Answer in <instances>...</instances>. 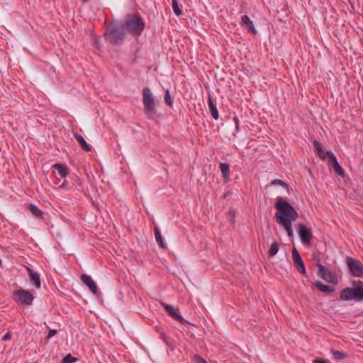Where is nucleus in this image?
Masks as SVG:
<instances>
[{
  "label": "nucleus",
  "mask_w": 363,
  "mask_h": 363,
  "mask_svg": "<svg viewBox=\"0 0 363 363\" xmlns=\"http://www.w3.org/2000/svg\"><path fill=\"white\" fill-rule=\"evenodd\" d=\"M11 331H9L8 333H6L3 337H2V340L4 341H8V340H10L11 339Z\"/></svg>",
  "instance_id": "473e14b6"
},
{
  "label": "nucleus",
  "mask_w": 363,
  "mask_h": 363,
  "mask_svg": "<svg viewBox=\"0 0 363 363\" xmlns=\"http://www.w3.org/2000/svg\"><path fill=\"white\" fill-rule=\"evenodd\" d=\"M313 146L316 151V155L321 159L325 160L328 157L326 155V152H324L323 149V146L318 140H314Z\"/></svg>",
  "instance_id": "aec40b11"
},
{
  "label": "nucleus",
  "mask_w": 363,
  "mask_h": 363,
  "mask_svg": "<svg viewBox=\"0 0 363 363\" xmlns=\"http://www.w3.org/2000/svg\"><path fill=\"white\" fill-rule=\"evenodd\" d=\"M77 361L76 357H74L71 354H68L62 359L61 363H74Z\"/></svg>",
  "instance_id": "c85d7f7f"
},
{
  "label": "nucleus",
  "mask_w": 363,
  "mask_h": 363,
  "mask_svg": "<svg viewBox=\"0 0 363 363\" xmlns=\"http://www.w3.org/2000/svg\"><path fill=\"white\" fill-rule=\"evenodd\" d=\"M274 207L277 209L275 213L277 222L284 228L289 238H293L292 222L298 218L296 209L289 201L281 197L277 198Z\"/></svg>",
  "instance_id": "f257e3e1"
},
{
  "label": "nucleus",
  "mask_w": 363,
  "mask_h": 363,
  "mask_svg": "<svg viewBox=\"0 0 363 363\" xmlns=\"http://www.w3.org/2000/svg\"><path fill=\"white\" fill-rule=\"evenodd\" d=\"M220 169L224 181L227 182L229 180L230 174V165L228 163H220Z\"/></svg>",
  "instance_id": "412c9836"
},
{
  "label": "nucleus",
  "mask_w": 363,
  "mask_h": 363,
  "mask_svg": "<svg viewBox=\"0 0 363 363\" xmlns=\"http://www.w3.org/2000/svg\"><path fill=\"white\" fill-rule=\"evenodd\" d=\"M318 267V275L323 280L327 281L328 283H334L335 284L337 281L335 279L332 272L327 269L325 266H323L320 263H318L316 264Z\"/></svg>",
  "instance_id": "9d476101"
},
{
  "label": "nucleus",
  "mask_w": 363,
  "mask_h": 363,
  "mask_svg": "<svg viewBox=\"0 0 363 363\" xmlns=\"http://www.w3.org/2000/svg\"><path fill=\"white\" fill-rule=\"evenodd\" d=\"M57 333V330H55V329H50L47 335H46V339H50L52 337H53L54 335H55Z\"/></svg>",
  "instance_id": "7c9ffc66"
},
{
  "label": "nucleus",
  "mask_w": 363,
  "mask_h": 363,
  "mask_svg": "<svg viewBox=\"0 0 363 363\" xmlns=\"http://www.w3.org/2000/svg\"><path fill=\"white\" fill-rule=\"evenodd\" d=\"M89 1V0H82V3H83V4H85V3H86L87 1Z\"/></svg>",
  "instance_id": "e433bc0d"
},
{
  "label": "nucleus",
  "mask_w": 363,
  "mask_h": 363,
  "mask_svg": "<svg viewBox=\"0 0 363 363\" xmlns=\"http://www.w3.org/2000/svg\"><path fill=\"white\" fill-rule=\"evenodd\" d=\"M297 232L301 242L304 244H309L313 238L311 230L304 224L299 223L297 228Z\"/></svg>",
  "instance_id": "6e6552de"
},
{
  "label": "nucleus",
  "mask_w": 363,
  "mask_h": 363,
  "mask_svg": "<svg viewBox=\"0 0 363 363\" xmlns=\"http://www.w3.org/2000/svg\"><path fill=\"white\" fill-rule=\"evenodd\" d=\"M172 6L174 14L177 16H180L182 14V10L180 9L178 1L172 0Z\"/></svg>",
  "instance_id": "a878e982"
},
{
  "label": "nucleus",
  "mask_w": 363,
  "mask_h": 363,
  "mask_svg": "<svg viewBox=\"0 0 363 363\" xmlns=\"http://www.w3.org/2000/svg\"><path fill=\"white\" fill-rule=\"evenodd\" d=\"M235 121L237 125V128H238V119L237 118H235Z\"/></svg>",
  "instance_id": "c9c22d12"
},
{
  "label": "nucleus",
  "mask_w": 363,
  "mask_h": 363,
  "mask_svg": "<svg viewBox=\"0 0 363 363\" xmlns=\"http://www.w3.org/2000/svg\"><path fill=\"white\" fill-rule=\"evenodd\" d=\"M340 299L343 301L353 300L356 302H360L363 301V281L360 280L353 281L352 287H347L340 291Z\"/></svg>",
  "instance_id": "7ed1b4c3"
},
{
  "label": "nucleus",
  "mask_w": 363,
  "mask_h": 363,
  "mask_svg": "<svg viewBox=\"0 0 363 363\" xmlns=\"http://www.w3.org/2000/svg\"><path fill=\"white\" fill-rule=\"evenodd\" d=\"M105 40L109 43L118 45L123 43L125 38L124 28L121 25L110 24L104 34Z\"/></svg>",
  "instance_id": "20e7f679"
},
{
  "label": "nucleus",
  "mask_w": 363,
  "mask_h": 363,
  "mask_svg": "<svg viewBox=\"0 0 363 363\" xmlns=\"http://www.w3.org/2000/svg\"><path fill=\"white\" fill-rule=\"evenodd\" d=\"M67 185H68V182L65 181V182H64L61 184L60 187H61V188H65V187H67Z\"/></svg>",
  "instance_id": "f704fd0d"
},
{
  "label": "nucleus",
  "mask_w": 363,
  "mask_h": 363,
  "mask_svg": "<svg viewBox=\"0 0 363 363\" xmlns=\"http://www.w3.org/2000/svg\"><path fill=\"white\" fill-rule=\"evenodd\" d=\"M81 280L86 286H87L89 287L90 291L94 294H96L97 291H98L97 286H96V283L94 282V281L92 279V278L89 275H87L85 274H82L81 276Z\"/></svg>",
  "instance_id": "4468645a"
},
{
  "label": "nucleus",
  "mask_w": 363,
  "mask_h": 363,
  "mask_svg": "<svg viewBox=\"0 0 363 363\" xmlns=\"http://www.w3.org/2000/svg\"><path fill=\"white\" fill-rule=\"evenodd\" d=\"M74 138L77 140V141L84 150L87 152L91 151V146L86 143V141L81 135L78 133H74Z\"/></svg>",
  "instance_id": "4be33fe9"
},
{
  "label": "nucleus",
  "mask_w": 363,
  "mask_h": 363,
  "mask_svg": "<svg viewBox=\"0 0 363 363\" xmlns=\"http://www.w3.org/2000/svg\"><path fill=\"white\" fill-rule=\"evenodd\" d=\"M155 236L158 245L162 249H167V245L164 244L160 230L157 227L155 228Z\"/></svg>",
  "instance_id": "5701e85b"
},
{
  "label": "nucleus",
  "mask_w": 363,
  "mask_h": 363,
  "mask_svg": "<svg viewBox=\"0 0 363 363\" xmlns=\"http://www.w3.org/2000/svg\"><path fill=\"white\" fill-rule=\"evenodd\" d=\"M313 285L320 291L324 293H332L335 291V288L333 286L325 285L323 284L320 281H316L314 282Z\"/></svg>",
  "instance_id": "a211bd4d"
},
{
  "label": "nucleus",
  "mask_w": 363,
  "mask_h": 363,
  "mask_svg": "<svg viewBox=\"0 0 363 363\" xmlns=\"http://www.w3.org/2000/svg\"><path fill=\"white\" fill-rule=\"evenodd\" d=\"M160 338L164 340L167 345L171 343V339L164 332L160 333Z\"/></svg>",
  "instance_id": "c756f323"
},
{
  "label": "nucleus",
  "mask_w": 363,
  "mask_h": 363,
  "mask_svg": "<svg viewBox=\"0 0 363 363\" xmlns=\"http://www.w3.org/2000/svg\"><path fill=\"white\" fill-rule=\"evenodd\" d=\"M331 354L333 358L337 361L345 359L347 357L345 352L339 350H335L334 349L331 350Z\"/></svg>",
  "instance_id": "b1692460"
},
{
  "label": "nucleus",
  "mask_w": 363,
  "mask_h": 363,
  "mask_svg": "<svg viewBox=\"0 0 363 363\" xmlns=\"http://www.w3.org/2000/svg\"><path fill=\"white\" fill-rule=\"evenodd\" d=\"M13 299L18 305L30 306L34 296L28 290L19 289L14 291Z\"/></svg>",
  "instance_id": "423d86ee"
},
{
  "label": "nucleus",
  "mask_w": 363,
  "mask_h": 363,
  "mask_svg": "<svg viewBox=\"0 0 363 363\" xmlns=\"http://www.w3.org/2000/svg\"><path fill=\"white\" fill-rule=\"evenodd\" d=\"M124 30L134 36H140L145 29L143 18L138 14H128L123 25Z\"/></svg>",
  "instance_id": "f03ea898"
},
{
  "label": "nucleus",
  "mask_w": 363,
  "mask_h": 363,
  "mask_svg": "<svg viewBox=\"0 0 363 363\" xmlns=\"http://www.w3.org/2000/svg\"><path fill=\"white\" fill-rule=\"evenodd\" d=\"M28 274L30 277V282L37 288H40L41 283L40 276L38 273L33 272L30 268H28Z\"/></svg>",
  "instance_id": "dca6fc26"
},
{
  "label": "nucleus",
  "mask_w": 363,
  "mask_h": 363,
  "mask_svg": "<svg viewBox=\"0 0 363 363\" xmlns=\"http://www.w3.org/2000/svg\"><path fill=\"white\" fill-rule=\"evenodd\" d=\"M346 263L352 276L363 278V264L359 259L347 256Z\"/></svg>",
  "instance_id": "0eeeda50"
},
{
  "label": "nucleus",
  "mask_w": 363,
  "mask_h": 363,
  "mask_svg": "<svg viewBox=\"0 0 363 363\" xmlns=\"http://www.w3.org/2000/svg\"><path fill=\"white\" fill-rule=\"evenodd\" d=\"M27 210L32 213L33 216L37 218H42L43 213V211L35 204L30 203L27 206Z\"/></svg>",
  "instance_id": "6ab92c4d"
},
{
  "label": "nucleus",
  "mask_w": 363,
  "mask_h": 363,
  "mask_svg": "<svg viewBox=\"0 0 363 363\" xmlns=\"http://www.w3.org/2000/svg\"><path fill=\"white\" fill-rule=\"evenodd\" d=\"M208 104L209 107L210 113L214 120H218L219 117L218 111L216 108V104L213 102L212 97L209 95L208 99Z\"/></svg>",
  "instance_id": "f3484780"
},
{
  "label": "nucleus",
  "mask_w": 363,
  "mask_h": 363,
  "mask_svg": "<svg viewBox=\"0 0 363 363\" xmlns=\"http://www.w3.org/2000/svg\"><path fill=\"white\" fill-rule=\"evenodd\" d=\"M326 155L328 159L329 164L333 167L334 170L338 175L343 177L345 175L344 170L340 165L334 153L331 151H326Z\"/></svg>",
  "instance_id": "9b49d317"
},
{
  "label": "nucleus",
  "mask_w": 363,
  "mask_h": 363,
  "mask_svg": "<svg viewBox=\"0 0 363 363\" xmlns=\"http://www.w3.org/2000/svg\"><path fill=\"white\" fill-rule=\"evenodd\" d=\"M143 103L146 118L149 120L155 119L157 114L156 102L150 89L148 87H145L143 89Z\"/></svg>",
  "instance_id": "39448f33"
},
{
  "label": "nucleus",
  "mask_w": 363,
  "mask_h": 363,
  "mask_svg": "<svg viewBox=\"0 0 363 363\" xmlns=\"http://www.w3.org/2000/svg\"><path fill=\"white\" fill-rule=\"evenodd\" d=\"M292 258L294 262V265L296 267L298 272L301 274H306V271L303 261L298 251L295 247L292 250Z\"/></svg>",
  "instance_id": "f8f14e48"
},
{
  "label": "nucleus",
  "mask_w": 363,
  "mask_h": 363,
  "mask_svg": "<svg viewBox=\"0 0 363 363\" xmlns=\"http://www.w3.org/2000/svg\"><path fill=\"white\" fill-rule=\"evenodd\" d=\"M271 185H273V186H276V185H280L282 187L286 189H289V186L288 184H286V182H284V181L281 180V179H274L271 182Z\"/></svg>",
  "instance_id": "cd10ccee"
},
{
  "label": "nucleus",
  "mask_w": 363,
  "mask_h": 363,
  "mask_svg": "<svg viewBox=\"0 0 363 363\" xmlns=\"http://www.w3.org/2000/svg\"><path fill=\"white\" fill-rule=\"evenodd\" d=\"M313 363H329V362L325 359L317 358L313 360Z\"/></svg>",
  "instance_id": "72a5a7b5"
},
{
  "label": "nucleus",
  "mask_w": 363,
  "mask_h": 363,
  "mask_svg": "<svg viewBox=\"0 0 363 363\" xmlns=\"http://www.w3.org/2000/svg\"><path fill=\"white\" fill-rule=\"evenodd\" d=\"M164 102L165 104L169 106V107H172V105H173V100L172 99V96H171V94H170V91L169 89H167L165 91V93H164Z\"/></svg>",
  "instance_id": "bb28decb"
},
{
  "label": "nucleus",
  "mask_w": 363,
  "mask_h": 363,
  "mask_svg": "<svg viewBox=\"0 0 363 363\" xmlns=\"http://www.w3.org/2000/svg\"><path fill=\"white\" fill-rule=\"evenodd\" d=\"M279 250V244L277 241L273 242L272 243L270 248L269 250V252H268L269 256L274 257V255H276L277 254Z\"/></svg>",
  "instance_id": "393cba45"
},
{
  "label": "nucleus",
  "mask_w": 363,
  "mask_h": 363,
  "mask_svg": "<svg viewBox=\"0 0 363 363\" xmlns=\"http://www.w3.org/2000/svg\"><path fill=\"white\" fill-rule=\"evenodd\" d=\"M76 182H80V180L77 177H76Z\"/></svg>",
  "instance_id": "4c0bfd02"
},
{
  "label": "nucleus",
  "mask_w": 363,
  "mask_h": 363,
  "mask_svg": "<svg viewBox=\"0 0 363 363\" xmlns=\"http://www.w3.org/2000/svg\"><path fill=\"white\" fill-rule=\"evenodd\" d=\"M162 306L166 313L174 320L181 324L188 323V321H186L180 314L178 308H175L172 306L168 305L167 303H162Z\"/></svg>",
  "instance_id": "1a4fd4ad"
},
{
  "label": "nucleus",
  "mask_w": 363,
  "mask_h": 363,
  "mask_svg": "<svg viewBox=\"0 0 363 363\" xmlns=\"http://www.w3.org/2000/svg\"><path fill=\"white\" fill-rule=\"evenodd\" d=\"M241 26L247 30L248 33L251 34H256L257 31L254 27L252 21L247 16L244 15L241 17Z\"/></svg>",
  "instance_id": "2eb2a0df"
},
{
  "label": "nucleus",
  "mask_w": 363,
  "mask_h": 363,
  "mask_svg": "<svg viewBox=\"0 0 363 363\" xmlns=\"http://www.w3.org/2000/svg\"><path fill=\"white\" fill-rule=\"evenodd\" d=\"M52 169L58 180L65 178L69 173L68 168L65 164L56 163L52 166Z\"/></svg>",
  "instance_id": "ddd939ff"
},
{
  "label": "nucleus",
  "mask_w": 363,
  "mask_h": 363,
  "mask_svg": "<svg viewBox=\"0 0 363 363\" xmlns=\"http://www.w3.org/2000/svg\"><path fill=\"white\" fill-rule=\"evenodd\" d=\"M194 362L195 363H208L203 358L197 355L194 357Z\"/></svg>",
  "instance_id": "2f4dec72"
}]
</instances>
